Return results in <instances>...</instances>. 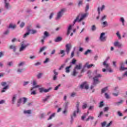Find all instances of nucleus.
Masks as SVG:
<instances>
[{
    "label": "nucleus",
    "instance_id": "nucleus-53",
    "mask_svg": "<svg viewBox=\"0 0 127 127\" xmlns=\"http://www.w3.org/2000/svg\"><path fill=\"white\" fill-rule=\"evenodd\" d=\"M116 34L118 37H119V39H121L122 38V37H121V35L120 34V33H119V32H118Z\"/></svg>",
    "mask_w": 127,
    "mask_h": 127
},
{
    "label": "nucleus",
    "instance_id": "nucleus-55",
    "mask_svg": "<svg viewBox=\"0 0 127 127\" xmlns=\"http://www.w3.org/2000/svg\"><path fill=\"white\" fill-rule=\"evenodd\" d=\"M53 15H54V13H51L50 16H49L50 19H51V18H52L53 17Z\"/></svg>",
    "mask_w": 127,
    "mask_h": 127
},
{
    "label": "nucleus",
    "instance_id": "nucleus-64",
    "mask_svg": "<svg viewBox=\"0 0 127 127\" xmlns=\"http://www.w3.org/2000/svg\"><path fill=\"white\" fill-rule=\"evenodd\" d=\"M65 66V64H62L60 67V68H59V70H61L62 69V68H64V66Z\"/></svg>",
    "mask_w": 127,
    "mask_h": 127
},
{
    "label": "nucleus",
    "instance_id": "nucleus-16",
    "mask_svg": "<svg viewBox=\"0 0 127 127\" xmlns=\"http://www.w3.org/2000/svg\"><path fill=\"white\" fill-rule=\"evenodd\" d=\"M71 67H72V65H70L69 66H67L65 68V72L66 73H70V68H71Z\"/></svg>",
    "mask_w": 127,
    "mask_h": 127
},
{
    "label": "nucleus",
    "instance_id": "nucleus-23",
    "mask_svg": "<svg viewBox=\"0 0 127 127\" xmlns=\"http://www.w3.org/2000/svg\"><path fill=\"white\" fill-rule=\"evenodd\" d=\"M124 103V100H121L119 102H117L115 103V104L117 105V106H120V105H122Z\"/></svg>",
    "mask_w": 127,
    "mask_h": 127
},
{
    "label": "nucleus",
    "instance_id": "nucleus-63",
    "mask_svg": "<svg viewBox=\"0 0 127 127\" xmlns=\"http://www.w3.org/2000/svg\"><path fill=\"white\" fill-rule=\"evenodd\" d=\"M3 52H0V58H1L3 56Z\"/></svg>",
    "mask_w": 127,
    "mask_h": 127
},
{
    "label": "nucleus",
    "instance_id": "nucleus-27",
    "mask_svg": "<svg viewBox=\"0 0 127 127\" xmlns=\"http://www.w3.org/2000/svg\"><path fill=\"white\" fill-rule=\"evenodd\" d=\"M97 29V27H96V25H93L91 26V31H95V30Z\"/></svg>",
    "mask_w": 127,
    "mask_h": 127
},
{
    "label": "nucleus",
    "instance_id": "nucleus-57",
    "mask_svg": "<svg viewBox=\"0 0 127 127\" xmlns=\"http://www.w3.org/2000/svg\"><path fill=\"white\" fill-rule=\"evenodd\" d=\"M109 109H110V108L106 107L104 108V112H108V111H109Z\"/></svg>",
    "mask_w": 127,
    "mask_h": 127
},
{
    "label": "nucleus",
    "instance_id": "nucleus-14",
    "mask_svg": "<svg viewBox=\"0 0 127 127\" xmlns=\"http://www.w3.org/2000/svg\"><path fill=\"white\" fill-rule=\"evenodd\" d=\"M44 36L43 37V39H45L46 37H48L50 36L49 33L47 31H45L44 33Z\"/></svg>",
    "mask_w": 127,
    "mask_h": 127
},
{
    "label": "nucleus",
    "instance_id": "nucleus-58",
    "mask_svg": "<svg viewBox=\"0 0 127 127\" xmlns=\"http://www.w3.org/2000/svg\"><path fill=\"white\" fill-rule=\"evenodd\" d=\"M118 115L119 116V117H123V113L120 111L118 112Z\"/></svg>",
    "mask_w": 127,
    "mask_h": 127
},
{
    "label": "nucleus",
    "instance_id": "nucleus-19",
    "mask_svg": "<svg viewBox=\"0 0 127 127\" xmlns=\"http://www.w3.org/2000/svg\"><path fill=\"white\" fill-rule=\"evenodd\" d=\"M89 63H86L85 64V67H87V69H90V68H92L93 66H94L93 64H88Z\"/></svg>",
    "mask_w": 127,
    "mask_h": 127
},
{
    "label": "nucleus",
    "instance_id": "nucleus-13",
    "mask_svg": "<svg viewBox=\"0 0 127 127\" xmlns=\"http://www.w3.org/2000/svg\"><path fill=\"white\" fill-rule=\"evenodd\" d=\"M114 45L115 47H122V44L118 41L115 42Z\"/></svg>",
    "mask_w": 127,
    "mask_h": 127
},
{
    "label": "nucleus",
    "instance_id": "nucleus-54",
    "mask_svg": "<svg viewBox=\"0 0 127 127\" xmlns=\"http://www.w3.org/2000/svg\"><path fill=\"white\" fill-rule=\"evenodd\" d=\"M16 99V97H15V96H14L13 97V98H12V100L13 104L14 103V102H15Z\"/></svg>",
    "mask_w": 127,
    "mask_h": 127
},
{
    "label": "nucleus",
    "instance_id": "nucleus-25",
    "mask_svg": "<svg viewBox=\"0 0 127 127\" xmlns=\"http://www.w3.org/2000/svg\"><path fill=\"white\" fill-rule=\"evenodd\" d=\"M81 66H82V64H79V65H76L74 68V69H77V70H80L81 69Z\"/></svg>",
    "mask_w": 127,
    "mask_h": 127
},
{
    "label": "nucleus",
    "instance_id": "nucleus-61",
    "mask_svg": "<svg viewBox=\"0 0 127 127\" xmlns=\"http://www.w3.org/2000/svg\"><path fill=\"white\" fill-rule=\"evenodd\" d=\"M55 52H56V50H55V49L53 50L51 53V55H53V54H55Z\"/></svg>",
    "mask_w": 127,
    "mask_h": 127
},
{
    "label": "nucleus",
    "instance_id": "nucleus-9",
    "mask_svg": "<svg viewBox=\"0 0 127 127\" xmlns=\"http://www.w3.org/2000/svg\"><path fill=\"white\" fill-rule=\"evenodd\" d=\"M49 89H45L44 87L39 88V91L40 93H48V92H49Z\"/></svg>",
    "mask_w": 127,
    "mask_h": 127
},
{
    "label": "nucleus",
    "instance_id": "nucleus-62",
    "mask_svg": "<svg viewBox=\"0 0 127 127\" xmlns=\"http://www.w3.org/2000/svg\"><path fill=\"white\" fill-rule=\"evenodd\" d=\"M87 108V104L85 103L83 106H82V109H84Z\"/></svg>",
    "mask_w": 127,
    "mask_h": 127
},
{
    "label": "nucleus",
    "instance_id": "nucleus-51",
    "mask_svg": "<svg viewBox=\"0 0 127 127\" xmlns=\"http://www.w3.org/2000/svg\"><path fill=\"white\" fill-rule=\"evenodd\" d=\"M23 70H24V68H23V69H17V72H18V73H21L22 72V71H23Z\"/></svg>",
    "mask_w": 127,
    "mask_h": 127
},
{
    "label": "nucleus",
    "instance_id": "nucleus-28",
    "mask_svg": "<svg viewBox=\"0 0 127 127\" xmlns=\"http://www.w3.org/2000/svg\"><path fill=\"white\" fill-rule=\"evenodd\" d=\"M5 3V7L7 9H8V7L9 6V3L7 2L6 1L4 2Z\"/></svg>",
    "mask_w": 127,
    "mask_h": 127
},
{
    "label": "nucleus",
    "instance_id": "nucleus-11",
    "mask_svg": "<svg viewBox=\"0 0 127 127\" xmlns=\"http://www.w3.org/2000/svg\"><path fill=\"white\" fill-rule=\"evenodd\" d=\"M33 86H34V87H33L31 88V91L33 90V89H34V88H39V87H40V86L39 85H36V81L35 80L33 81Z\"/></svg>",
    "mask_w": 127,
    "mask_h": 127
},
{
    "label": "nucleus",
    "instance_id": "nucleus-38",
    "mask_svg": "<svg viewBox=\"0 0 127 127\" xmlns=\"http://www.w3.org/2000/svg\"><path fill=\"white\" fill-rule=\"evenodd\" d=\"M120 21L123 23V25H125V19L123 17H121L120 19Z\"/></svg>",
    "mask_w": 127,
    "mask_h": 127
},
{
    "label": "nucleus",
    "instance_id": "nucleus-2",
    "mask_svg": "<svg viewBox=\"0 0 127 127\" xmlns=\"http://www.w3.org/2000/svg\"><path fill=\"white\" fill-rule=\"evenodd\" d=\"M102 77V75L98 74L97 76H95L93 77V85H97L98 83H100L99 81V78H101Z\"/></svg>",
    "mask_w": 127,
    "mask_h": 127
},
{
    "label": "nucleus",
    "instance_id": "nucleus-41",
    "mask_svg": "<svg viewBox=\"0 0 127 127\" xmlns=\"http://www.w3.org/2000/svg\"><path fill=\"white\" fill-rule=\"evenodd\" d=\"M41 76H42V73H40L37 75V77L38 79H40V78H41Z\"/></svg>",
    "mask_w": 127,
    "mask_h": 127
},
{
    "label": "nucleus",
    "instance_id": "nucleus-49",
    "mask_svg": "<svg viewBox=\"0 0 127 127\" xmlns=\"http://www.w3.org/2000/svg\"><path fill=\"white\" fill-rule=\"evenodd\" d=\"M48 62H49V58H46L45 61L44 62V63L46 64Z\"/></svg>",
    "mask_w": 127,
    "mask_h": 127
},
{
    "label": "nucleus",
    "instance_id": "nucleus-31",
    "mask_svg": "<svg viewBox=\"0 0 127 127\" xmlns=\"http://www.w3.org/2000/svg\"><path fill=\"white\" fill-rule=\"evenodd\" d=\"M76 62H77V61L75 59H73L70 64H73V65H75V64H76Z\"/></svg>",
    "mask_w": 127,
    "mask_h": 127
},
{
    "label": "nucleus",
    "instance_id": "nucleus-12",
    "mask_svg": "<svg viewBox=\"0 0 127 127\" xmlns=\"http://www.w3.org/2000/svg\"><path fill=\"white\" fill-rule=\"evenodd\" d=\"M120 65H121V67L120 68V71H124L125 67H124L125 64L124 63V62H121L120 63Z\"/></svg>",
    "mask_w": 127,
    "mask_h": 127
},
{
    "label": "nucleus",
    "instance_id": "nucleus-3",
    "mask_svg": "<svg viewBox=\"0 0 127 127\" xmlns=\"http://www.w3.org/2000/svg\"><path fill=\"white\" fill-rule=\"evenodd\" d=\"M21 47L20 48L19 51L20 52H21L23 51V50H25V48L27 47V46H29V44H27L25 45L23 43V42L20 43Z\"/></svg>",
    "mask_w": 127,
    "mask_h": 127
},
{
    "label": "nucleus",
    "instance_id": "nucleus-8",
    "mask_svg": "<svg viewBox=\"0 0 127 127\" xmlns=\"http://www.w3.org/2000/svg\"><path fill=\"white\" fill-rule=\"evenodd\" d=\"M113 124V122L111 121L107 125V122H104L103 123H101V126L102 127H111V125Z\"/></svg>",
    "mask_w": 127,
    "mask_h": 127
},
{
    "label": "nucleus",
    "instance_id": "nucleus-24",
    "mask_svg": "<svg viewBox=\"0 0 127 127\" xmlns=\"http://www.w3.org/2000/svg\"><path fill=\"white\" fill-rule=\"evenodd\" d=\"M8 87H9V85H6L3 88V89L1 90V93H4V92H5V90H7L8 89Z\"/></svg>",
    "mask_w": 127,
    "mask_h": 127
},
{
    "label": "nucleus",
    "instance_id": "nucleus-32",
    "mask_svg": "<svg viewBox=\"0 0 127 127\" xmlns=\"http://www.w3.org/2000/svg\"><path fill=\"white\" fill-rule=\"evenodd\" d=\"M49 98H50V95L47 96L45 99H43V102H46Z\"/></svg>",
    "mask_w": 127,
    "mask_h": 127
},
{
    "label": "nucleus",
    "instance_id": "nucleus-39",
    "mask_svg": "<svg viewBox=\"0 0 127 127\" xmlns=\"http://www.w3.org/2000/svg\"><path fill=\"white\" fill-rule=\"evenodd\" d=\"M91 50H87V51H86L84 53L85 55H87L88 54V53H90V52H91Z\"/></svg>",
    "mask_w": 127,
    "mask_h": 127
},
{
    "label": "nucleus",
    "instance_id": "nucleus-1",
    "mask_svg": "<svg viewBox=\"0 0 127 127\" xmlns=\"http://www.w3.org/2000/svg\"><path fill=\"white\" fill-rule=\"evenodd\" d=\"M87 15H88V14L87 13H85L82 15L80 19H79L80 17V15H79L76 17V19L74 20L73 24H75V23H76L77 21H78V22H80V21H82V20H83V19H84V18H85V17H86Z\"/></svg>",
    "mask_w": 127,
    "mask_h": 127
},
{
    "label": "nucleus",
    "instance_id": "nucleus-45",
    "mask_svg": "<svg viewBox=\"0 0 127 127\" xmlns=\"http://www.w3.org/2000/svg\"><path fill=\"white\" fill-rule=\"evenodd\" d=\"M25 25V23H24V22H22L21 24L20 25V27H21V28H22L23 27V26H24V25Z\"/></svg>",
    "mask_w": 127,
    "mask_h": 127
},
{
    "label": "nucleus",
    "instance_id": "nucleus-20",
    "mask_svg": "<svg viewBox=\"0 0 127 127\" xmlns=\"http://www.w3.org/2000/svg\"><path fill=\"white\" fill-rule=\"evenodd\" d=\"M9 49H13L14 52H15V50L16 49V47L14 45H10L9 46Z\"/></svg>",
    "mask_w": 127,
    "mask_h": 127
},
{
    "label": "nucleus",
    "instance_id": "nucleus-50",
    "mask_svg": "<svg viewBox=\"0 0 127 127\" xmlns=\"http://www.w3.org/2000/svg\"><path fill=\"white\" fill-rule=\"evenodd\" d=\"M23 104H24L26 103L27 99L25 97H24L23 98Z\"/></svg>",
    "mask_w": 127,
    "mask_h": 127
},
{
    "label": "nucleus",
    "instance_id": "nucleus-44",
    "mask_svg": "<svg viewBox=\"0 0 127 127\" xmlns=\"http://www.w3.org/2000/svg\"><path fill=\"white\" fill-rule=\"evenodd\" d=\"M76 74H77V71H76V69H74L72 73V76H76Z\"/></svg>",
    "mask_w": 127,
    "mask_h": 127
},
{
    "label": "nucleus",
    "instance_id": "nucleus-15",
    "mask_svg": "<svg viewBox=\"0 0 127 127\" xmlns=\"http://www.w3.org/2000/svg\"><path fill=\"white\" fill-rule=\"evenodd\" d=\"M103 66H105V67L106 68V69L110 67V64H107L106 61H105L103 62Z\"/></svg>",
    "mask_w": 127,
    "mask_h": 127
},
{
    "label": "nucleus",
    "instance_id": "nucleus-48",
    "mask_svg": "<svg viewBox=\"0 0 127 127\" xmlns=\"http://www.w3.org/2000/svg\"><path fill=\"white\" fill-rule=\"evenodd\" d=\"M86 117H87L86 115H84L83 116L81 117V120L82 121H84L85 120V119H86Z\"/></svg>",
    "mask_w": 127,
    "mask_h": 127
},
{
    "label": "nucleus",
    "instance_id": "nucleus-47",
    "mask_svg": "<svg viewBox=\"0 0 127 127\" xmlns=\"http://www.w3.org/2000/svg\"><path fill=\"white\" fill-rule=\"evenodd\" d=\"M9 33V30H7L4 32V34H5V35L8 34Z\"/></svg>",
    "mask_w": 127,
    "mask_h": 127
},
{
    "label": "nucleus",
    "instance_id": "nucleus-18",
    "mask_svg": "<svg viewBox=\"0 0 127 127\" xmlns=\"http://www.w3.org/2000/svg\"><path fill=\"white\" fill-rule=\"evenodd\" d=\"M72 29V25H69V27H68L67 29V35H69L70 34V30Z\"/></svg>",
    "mask_w": 127,
    "mask_h": 127
},
{
    "label": "nucleus",
    "instance_id": "nucleus-36",
    "mask_svg": "<svg viewBox=\"0 0 127 127\" xmlns=\"http://www.w3.org/2000/svg\"><path fill=\"white\" fill-rule=\"evenodd\" d=\"M104 107V102L101 101L99 104V108H103Z\"/></svg>",
    "mask_w": 127,
    "mask_h": 127
},
{
    "label": "nucleus",
    "instance_id": "nucleus-26",
    "mask_svg": "<svg viewBox=\"0 0 127 127\" xmlns=\"http://www.w3.org/2000/svg\"><path fill=\"white\" fill-rule=\"evenodd\" d=\"M16 27V25H13L12 23H10L9 25L8 28H15Z\"/></svg>",
    "mask_w": 127,
    "mask_h": 127
},
{
    "label": "nucleus",
    "instance_id": "nucleus-40",
    "mask_svg": "<svg viewBox=\"0 0 127 127\" xmlns=\"http://www.w3.org/2000/svg\"><path fill=\"white\" fill-rule=\"evenodd\" d=\"M31 33L32 34H35L37 32V31L36 30H31Z\"/></svg>",
    "mask_w": 127,
    "mask_h": 127
},
{
    "label": "nucleus",
    "instance_id": "nucleus-7",
    "mask_svg": "<svg viewBox=\"0 0 127 127\" xmlns=\"http://www.w3.org/2000/svg\"><path fill=\"white\" fill-rule=\"evenodd\" d=\"M81 89H85L86 90H88L89 89V85L87 84L86 82H83L81 85H80Z\"/></svg>",
    "mask_w": 127,
    "mask_h": 127
},
{
    "label": "nucleus",
    "instance_id": "nucleus-35",
    "mask_svg": "<svg viewBox=\"0 0 127 127\" xmlns=\"http://www.w3.org/2000/svg\"><path fill=\"white\" fill-rule=\"evenodd\" d=\"M106 91H108V87H106L102 89V93H105Z\"/></svg>",
    "mask_w": 127,
    "mask_h": 127
},
{
    "label": "nucleus",
    "instance_id": "nucleus-17",
    "mask_svg": "<svg viewBox=\"0 0 127 127\" xmlns=\"http://www.w3.org/2000/svg\"><path fill=\"white\" fill-rule=\"evenodd\" d=\"M45 49H47V47L46 46H44L42 48H40V51L39 52V53H41V52H43V51H44Z\"/></svg>",
    "mask_w": 127,
    "mask_h": 127
},
{
    "label": "nucleus",
    "instance_id": "nucleus-6",
    "mask_svg": "<svg viewBox=\"0 0 127 127\" xmlns=\"http://www.w3.org/2000/svg\"><path fill=\"white\" fill-rule=\"evenodd\" d=\"M80 105V102H77L76 104V109L77 111H74L73 114V117H76V113L78 114V113H80V109H79V106Z\"/></svg>",
    "mask_w": 127,
    "mask_h": 127
},
{
    "label": "nucleus",
    "instance_id": "nucleus-21",
    "mask_svg": "<svg viewBox=\"0 0 127 127\" xmlns=\"http://www.w3.org/2000/svg\"><path fill=\"white\" fill-rule=\"evenodd\" d=\"M56 115V113H53L50 116V117L48 119V121H49L50 120H52L53 118H54V117H55V115Z\"/></svg>",
    "mask_w": 127,
    "mask_h": 127
},
{
    "label": "nucleus",
    "instance_id": "nucleus-59",
    "mask_svg": "<svg viewBox=\"0 0 127 127\" xmlns=\"http://www.w3.org/2000/svg\"><path fill=\"white\" fill-rule=\"evenodd\" d=\"M1 86H2V87H4V86H5V85H6V82H2L1 83Z\"/></svg>",
    "mask_w": 127,
    "mask_h": 127
},
{
    "label": "nucleus",
    "instance_id": "nucleus-43",
    "mask_svg": "<svg viewBox=\"0 0 127 127\" xmlns=\"http://www.w3.org/2000/svg\"><path fill=\"white\" fill-rule=\"evenodd\" d=\"M28 35H29V32H27L23 35V38H25V37L28 36Z\"/></svg>",
    "mask_w": 127,
    "mask_h": 127
},
{
    "label": "nucleus",
    "instance_id": "nucleus-52",
    "mask_svg": "<svg viewBox=\"0 0 127 127\" xmlns=\"http://www.w3.org/2000/svg\"><path fill=\"white\" fill-rule=\"evenodd\" d=\"M107 71H109L110 73H112L113 72L112 68H111L110 67H108V68H107Z\"/></svg>",
    "mask_w": 127,
    "mask_h": 127
},
{
    "label": "nucleus",
    "instance_id": "nucleus-46",
    "mask_svg": "<svg viewBox=\"0 0 127 127\" xmlns=\"http://www.w3.org/2000/svg\"><path fill=\"white\" fill-rule=\"evenodd\" d=\"M61 86V84H59L58 86H57L55 88V91H57V90H58V89H59V87H60Z\"/></svg>",
    "mask_w": 127,
    "mask_h": 127
},
{
    "label": "nucleus",
    "instance_id": "nucleus-33",
    "mask_svg": "<svg viewBox=\"0 0 127 127\" xmlns=\"http://www.w3.org/2000/svg\"><path fill=\"white\" fill-rule=\"evenodd\" d=\"M24 64H25V63L24 62H22L18 64V66L19 67H21V66L24 65Z\"/></svg>",
    "mask_w": 127,
    "mask_h": 127
},
{
    "label": "nucleus",
    "instance_id": "nucleus-10",
    "mask_svg": "<svg viewBox=\"0 0 127 127\" xmlns=\"http://www.w3.org/2000/svg\"><path fill=\"white\" fill-rule=\"evenodd\" d=\"M105 33H102L101 34L100 38L101 41H106L107 37H106V36L104 37V35H105Z\"/></svg>",
    "mask_w": 127,
    "mask_h": 127
},
{
    "label": "nucleus",
    "instance_id": "nucleus-22",
    "mask_svg": "<svg viewBox=\"0 0 127 127\" xmlns=\"http://www.w3.org/2000/svg\"><path fill=\"white\" fill-rule=\"evenodd\" d=\"M62 38H61V37H58L55 40V42H60V41H62Z\"/></svg>",
    "mask_w": 127,
    "mask_h": 127
},
{
    "label": "nucleus",
    "instance_id": "nucleus-4",
    "mask_svg": "<svg viewBox=\"0 0 127 127\" xmlns=\"http://www.w3.org/2000/svg\"><path fill=\"white\" fill-rule=\"evenodd\" d=\"M63 12H64V9H62L61 10H60L57 14V16L56 18L57 20H58V19H60L61 17H62Z\"/></svg>",
    "mask_w": 127,
    "mask_h": 127
},
{
    "label": "nucleus",
    "instance_id": "nucleus-30",
    "mask_svg": "<svg viewBox=\"0 0 127 127\" xmlns=\"http://www.w3.org/2000/svg\"><path fill=\"white\" fill-rule=\"evenodd\" d=\"M102 24L104 27H106V26H108V22L107 21H105L102 22Z\"/></svg>",
    "mask_w": 127,
    "mask_h": 127
},
{
    "label": "nucleus",
    "instance_id": "nucleus-34",
    "mask_svg": "<svg viewBox=\"0 0 127 127\" xmlns=\"http://www.w3.org/2000/svg\"><path fill=\"white\" fill-rule=\"evenodd\" d=\"M25 114H28V115L31 114V110L24 111Z\"/></svg>",
    "mask_w": 127,
    "mask_h": 127
},
{
    "label": "nucleus",
    "instance_id": "nucleus-56",
    "mask_svg": "<svg viewBox=\"0 0 127 127\" xmlns=\"http://www.w3.org/2000/svg\"><path fill=\"white\" fill-rule=\"evenodd\" d=\"M105 95V98H106V99H110V96L108 95V93H106Z\"/></svg>",
    "mask_w": 127,
    "mask_h": 127
},
{
    "label": "nucleus",
    "instance_id": "nucleus-5",
    "mask_svg": "<svg viewBox=\"0 0 127 127\" xmlns=\"http://www.w3.org/2000/svg\"><path fill=\"white\" fill-rule=\"evenodd\" d=\"M71 48H72V46L70 44H67L65 46V52L67 54H69L70 52V50H71Z\"/></svg>",
    "mask_w": 127,
    "mask_h": 127
},
{
    "label": "nucleus",
    "instance_id": "nucleus-42",
    "mask_svg": "<svg viewBox=\"0 0 127 127\" xmlns=\"http://www.w3.org/2000/svg\"><path fill=\"white\" fill-rule=\"evenodd\" d=\"M53 72H54V75L58 76V72L56 71V69H54L53 70Z\"/></svg>",
    "mask_w": 127,
    "mask_h": 127
},
{
    "label": "nucleus",
    "instance_id": "nucleus-29",
    "mask_svg": "<svg viewBox=\"0 0 127 127\" xmlns=\"http://www.w3.org/2000/svg\"><path fill=\"white\" fill-rule=\"evenodd\" d=\"M94 118L93 116H89L88 118L86 120V122H88L89 120H94Z\"/></svg>",
    "mask_w": 127,
    "mask_h": 127
},
{
    "label": "nucleus",
    "instance_id": "nucleus-60",
    "mask_svg": "<svg viewBox=\"0 0 127 127\" xmlns=\"http://www.w3.org/2000/svg\"><path fill=\"white\" fill-rule=\"evenodd\" d=\"M71 97H74V96H76V93L75 92H72L71 94Z\"/></svg>",
    "mask_w": 127,
    "mask_h": 127
},
{
    "label": "nucleus",
    "instance_id": "nucleus-37",
    "mask_svg": "<svg viewBox=\"0 0 127 127\" xmlns=\"http://www.w3.org/2000/svg\"><path fill=\"white\" fill-rule=\"evenodd\" d=\"M82 4H83V0H79L78 3V6H81Z\"/></svg>",
    "mask_w": 127,
    "mask_h": 127
}]
</instances>
